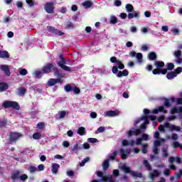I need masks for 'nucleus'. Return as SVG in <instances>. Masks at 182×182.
<instances>
[{"label": "nucleus", "mask_w": 182, "mask_h": 182, "mask_svg": "<svg viewBox=\"0 0 182 182\" xmlns=\"http://www.w3.org/2000/svg\"><path fill=\"white\" fill-rule=\"evenodd\" d=\"M52 71L57 77H65V73H60L59 69H58L53 63H48L42 68L43 73L48 74L50 73Z\"/></svg>", "instance_id": "obj_1"}, {"label": "nucleus", "mask_w": 182, "mask_h": 182, "mask_svg": "<svg viewBox=\"0 0 182 182\" xmlns=\"http://www.w3.org/2000/svg\"><path fill=\"white\" fill-rule=\"evenodd\" d=\"M11 181L16 182V180H21V181H26L28 180V175L24 173L21 175L20 171H14L11 175Z\"/></svg>", "instance_id": "obj_2"}, {"label": "nucleus", "mask_w": 182, "mask_h": 182, "mask_svg": "<svg viewBox=\"0 0 182 182\" xmlns=\"http://www.w3.org/2000/svg\"><path fill=\"white\" fill-rule=\"evenodd\" d=\"M23 134L19 132H11L9 134L8 144H13V143H16L21 137H23Z\"/></svg>", "instance_id": "obj_3"}, {"label": "nucleus", "mask_w": 182, "mask_h": 182, "mask_svg": "<svg viewBox=\"0 0 182 182\" xmlns=\"http://www.w3.org/2000/svg\"><path fill=\"white\" fill-rule=\"evenodd\" d=\"M2 107L4 109H9V107H12L14 110H19V109H21V106H19V104L17 102L8 100H5L3 102Z\"/></svg>", "instance_id": "obj_4"}, {"label": "nucleus", "mask_w": 182, "mask_h": 182, "mask_svg": "<svg viewBox=\"0 0 182 182\" xmlns=\"http://www.w3.org/2000/svg\"><path fill=\"white\" fill-rule=\"evenodd\" d=\"M166 64L164 61H155L154 66L156 68V69L152 70L153 75H161V72L163 71V68Z\"/></svg>", "instance_id": "obj_5"}, {"label": "nucleus", "mask_w": 182, "mask_h": 182, "mask_svg": "<svg viewBox=\"0 0 182 182\" xmlns=\"http://www.w3.org/2000/svg\"><path fill=\"white\" fill-rule=\"evenodd\" d=\"M59 58L60 61H58L57 63V65L60 68H61V69H63V70H66L67 72H72V69H70V67H68V65H66V60L65 59V57H63V55H60Z\"/></svg>", "instance_id": "obj_6"}, {"label": "nucleus", "mask_w": 182, "mask_h": 182, "mask_svg": "<svg viewBox=\"0 0 182 182\" xmlns=\"http://www.w3.org/2000/svg\"><path fill=\"white\" fill-rule=\"evenodd\" d=\"M122 170L126 173H130L132 177H138L139 178H141L143 177V174L141 173L132 171L130 170V168L129 166H122Z\"/></svg>", "instance_id": "obj_7"}, {"label": "nucleus", "mask_w": 182, "mask_h": 182, "mask_svg": "<svg viewBox=\"0 0 182 182\" xmlns=\"http://www.w3.org/2000/svg\"><path fill=\"white\" fill-rule=\"evenodd\" d=\"M55 3L53 1L47 2L44 6V9L47 14H53L55 12Z\"/></svg>", "instance_id": "obj_8"}, {"label": "nucleus", "mask_w": 182, "mask_h": 182, "mask_svg": "<svg viewBox=\"0 0 182 182\" xmlns=\"http://www.w3.org/2000/svg\"><path fill=\"white\" fill-rule=\"evenodd\" d=\"M141 134V130L140 129L132 128L128 132V137H132V136H139Z\"/></svg>", "instance_id": "obj_9"}, {"label": "nucleus", "mask_w": 182, "mask_h": 182, "mask_svg": "<svg viewBox=\"0 0 182 182\" xmlns=\"http://www.w3.org/2000/svg\"><path fill=\"white\" fill-rule=\"evenodd\" d=\"M47 29L49 32L55 33V35H58V36H62L63 35H65V33L58 30V28H55V27L51 26H47Z\"/></svg>", "instance_id": "obj_10"}, {"label": "nucleus", "mask_w": 182, "mask_h": 182, "mask_svg": "<svg viewBox=\"0 0 182 182\" xmlns=\"http://www.w3.org/2000/svg\"><path fill=\"white\" fill-rule=\"evenodd\" d=\"M0 70L4 72L6 76H11V70L9 69V65H0Z\"/></svg>", "instance_id": "obj_11"}, {"label": "nucleus", "mask_w": 182, "mask_h": 182, "mask_svg": "<svg viewBox=\"0 0 182 182\" xmlns=\"http://www.w3.org/2000/svg\"><path fill=\"white\" fill-rule=\"evenodd\" d=\"M105 117H114L119 116V111L109 110L104 113Z\"/></svg>", "instance_id": "obj_12"}, {"label": "nucleus", "mask_w": 182, "mask_h": 182, "mask_svg": "<svg viewBox=\"0 0 182 182\" xmlns=\"http://www.w3.org/2000/svg\"><path fill=\"white\" fill-rule=\"evenodd\" d=\"M174 69V63H166V68H164L161 71V75H166L168 70H173Z\"/></svg>", "instance_id": "obj_13"}, {"label": "nucleus", "mask_w": 182, "mask_h": 182, "mask_svg": "<svg viewBox=\"0 0 182 182\" xmlns=\"http://www.w3.org/2000/svg\"><path fill=\"white\" fill-rule=\"evenodd\" d=\"M173 56H175L176 59V63H182V59H181V50H176L173 53Z\"/></svg>", "instance_id": "obj_14"}, {"label": "nucleus", "mask_w": 182, "mask_h": 182, "mask_svg": "<svg viewBox=\"0 0 182 182\" xmlns=\"http://www.w3.org/2000/svg\"><path fill=\"white\" fill-rule=\"evenodd\" d=\"M133 18H136L139 19L140 18V11H134L132 13H129L128 14V19H133Z\"/></svg>", "instance_id": "obj_15"}, {"label": "nucleus", "mask_w": 182, "mask_h": 182, "mask_svg": "<svg viewBox=\"0 0 182 182\" xmlns=\"http://www.w3.org/2000/svg\"><path fill=\"white\" fill-rule=\"evenodd\" d=\"M164 107H170L171 106V103H174L176 102V98L171 97L169 99L164 98Z\"/></svg>", "instance_id": "obj_16"}, {"label": "nucleus", "mask_w": 182, "mask_h": 182, "mask_svg": "<svg viewBox=\"0 0 182 182\" xmlns=\"http://www.w3.org/2000/svg\"><path fill=\"white\" fill-rule=\"evenodd\" d=\"M159 112H164V113H167V109H164V105L159 107L158 109H154L152 110V113L154 114H157Z\"/></svg>", "instance_id": "obj_17"}, {"label": "nucleus", "mask_w": 182, "mask_h": 182, "mask_svg": "<svg viewBox=\"0 0 182 182\" xmlns=\"http://www.w3.org/2000/svg\"><path fill=\"white\" fill-rule=\"evenodd\" d=\"M60 167V165H59L58 164H53L52 168H51V171L53 174H58V171H59Z\"/></svg>", "instance_id": "obj_18"}, {"label": "nucleus", "mask_w": 182, "mask_h": 182, "mask_svg": "<svg viewBox=\"0 0 182 182\" xmlns=\"http://www.w3.org/2000/svg\"><path fill=\"white\" fill-rule=\"evenodd\" d=\"M9 88V85L6 82H0V92H6Z\"/></svg>", "instance_id": "obj_19"}, {"label": "nucleus", "mask_w": 182, "mask_h": 182, "mask_svg": "<svg viewBox=\"0 0 182 182\" xmlns=\"http://www.w3.org/2000/svg\"><path fill=\"white\" fill-rule=\"evenodd\" d=\"M0 58L1 59L9 58V53L6 50H0Z\"/></svg>", "instance_id": "obj_20"}, {"label": "nucleus", "mask_w": 182, "mask_h": 182, "mask_svg": "<svg viewBox=\"0 0 182 182\" xmlns=\"http://www.w3.org/2000/svg\"><path fill=\"white\" fill-rule=\"evenodd\" d=\"M123 76H129V70H124L122 71H119L117 77H123Z\"/></svg>", "instance_id": "obj_21"}, {"label": "nucleus", "mask_w": 182, "mask_h": 182, "mask_svg": "<svg viewBox=\"0 0 182 182\" xmlns=\"http://www.w3.org/2000/svg\"><path fill=\"white\" fill-rule=\"evenodd\" d=\"M124 153H129V151L128 150H124L123 149H119V154H120L121 158L122 159V160H126V159H127V154H126Z\"/></svg>", "instance_id": "obj_22"}, {"label": "nucleus", "mask_w": 182, "mask_h": 182, "mask_svg": "<svg viewBox=\"0 0 182 182\" xmlns=\"http://www.w3.org/2000/svg\"><path fill=\"white\" fill-rule=\"evenodd\" d=\"M174 77H177L176 73H174V71L168 73L166 74V78H167L168 80H171L174 79Z\"/></svg>", "instance_id": "obj_23"}, {"label": "nucleus", "mask_w": 182, "mask_h": 182, "mask_svg": "<svg viewBox=\"0 0 182 182\" xmlns=\"http://www.w3.org/2000/svg\"><path fill=\"white\" fill-rule=\"evenodd\" d=\"M148 59L149 60H156V59H157V54L154 52H150L148 54Z\"/></svg>", "instance_id": "obj_24"}, {"label": "nucleus", "mask_w": 182, "mask_h": 182, "mask_svg": "<svg viewBox=\"0 0 182 182\" xmlns=\"http://www.w3.org/2000/svg\"><path fill=\"white\" fill-rule=\"evenodd\" d=\"M18 90V92H16L18 96H23L25 95V93H26V88L25 87H19Z\"/></svg>", "instance_id": "obj_25"}, {"label": "nucleus", "mask_w": 182, "mask_h": 182, "mask_svg": "<svg viewBox=\"0 0 182 182\" xmlns=\"http://www.w3.org/2000/svg\"><path fill=\"white\" fill-rule=\"evenodd\" d=\"M109 161H110V159L105 160L102 164L103 170L106 171L107 168H109V166H110Z\"/></svg>", "instance_id": "obj_26"}, {"label": "nucleus", "mask_w": 182, "mask_h": 182, "mask_svg": "<svg viewBox=\"0 0 182 182\" xmlns=\"http://www.w3.org/2000/svg\"><path fill=\"white\" fill-rule=\"evenodd\" d=\"M125 8L127 12H129V14L130 12H133L134 11V7H133V5H132L131 4H127Z\"/></svg>", "instance_id": "obj_27"}, {"label": "nucleus", "mask_w": 182, "mask_h": 182, "mask_svg": "<svg viewBox=\"0 0 182 182\" xmlns=\"http://www.w3.org/2000/svg\"><path fill=\"white\" fill-rule=\"evenodd\" d=\"M86 132V129L83 127H79L77 129V134L80 136H85V132Z\"/></svg>", "instance_id": "obj_28"}, {"label": "nucleus", "mask_w": 182, "mask_h": 182, "mask_svg": "<svg viewBox=\"0 0 182 182\" xmlns=\"http://www.w3.org/2000/svg\"><path fill=\"white\" fill-rule=\"evenodd\" d=\"M93 5V2L90 1H86L82 3V6H85L86 9L90 8Z\"/></svg>", "instance_id": "obj_29"}, {"label": "nucleus", "mask_w": 182, "mask_h": 182, "mask_svg": "<svg viewBox=\"0 0 182 182\" xmlns=\"http://www.w3.org/2000/svg\"><path fill=\"white\" fill-rule=\"evenodd\" d=\"M135 56L139 63H141V62H143V54H141V53H137Z\"/></svg>", "instance_id": "obj_30"}, {"label": "nucleus", "mask_w": 182, "mask_h": 182, "mask_svg": "<svg viewBox=\"0 0 182 182\" xmlns=\"http://www.w3.org/2000/svg\"><path fill=\"white\" fill-rule=\"evenodd\" d=\"M144 165L145 166V168H146V170H148L149 171H151V165H150V164L149 163V161L144 160Z\"/></svg>", "instance_id": "obj_31"}, {"label": "nucleus", "mask_w": 182, "mask_h": 182, "mask_svg": "<svg viewBox=\"0 0 182 182\" xmlns=\"http://www.w3.org/2000/svg\"><path fill=\"white\" fill-rule=\"evenodd\" d=\"M56 85V81L55 80V78H50L48 81V86L52 87L55 86Z\"/></svg>", "instance_id": "obj_32"}, {"label": "nucleus", "mask_w": 182, "mask_h": 182, "mask_svg": "<svg viewBox=\"0 0 182 182\" xmlns=\"http://www.w3.org/2000/svg\"><path fill=\"white\" fill-rule=\"evenodd\" d=\"M41 137L42 134L41 132H36L33 134V139H34V140H39Z\"/></svg>", "instance_id": "obj_33"}, {"label": "nucleus", "mask_w": 182, "mask_h": 182, "mask_svg": "<svg viewBox=\"0 0 182 182\" xmlns=\"http://www.w3.org/2000/svg\"><path fill=\"white\" fill-rule=\"evenodd\" d=\"M65 90L67 92V93H69V92H72L73 90V87L70 84L66 85L64 87Z\"/></svg>", "instance_id": "obj_34"}, {"label": "nucleus", "mask_w": 182, "mask_h": 182, "mask_svg": "<svg viewBox=\"0 0 182 182\" xmlns=\"http://www.w3.org/2000/svg\"><path fill=\"white\" fill-rule=\"evenodd\" d=\"M43 73V71L41 70H36L35 71V75H36V77H37V79H41V77H42V74Z\"/></svg>", "instance_id": "obj_35"}, {"label": "nucleus", "mask_w": 182, "mask_h": 182, "mask_svg": "<svg viewBox=\"0 0 182 182\" xmlns=\"http://www.w3.org/2000/svg\"><path fill=\"white\" fill-rule=\"evenodd\" d=\"M117 68L118 69H119L120 70H123V69H124V64H123V63H122V61L118 60L117 63Z\"/></svg>", "instance_id": "obj_36"}, {"label": "nucleus", "mask_w": 182, "mask_h": 182, "mask_svg": "<svg viewBox=\"0 0 182 182\" xmlns=\"http://www.w3.org/2000/svg\"><path fill=\"white\" fill-rule=\"evenodd\" d=\"M19 74L21 76H26L28 75V70L25 68H23L19 70Z\"/></svg>", "instance_id": "obj_37"}, {"label": "nucleus", "mask_w": 182, "mask_h": 182, "mask_svg": "<svg viewBox=\"0 0 182 182\" xmlns=\"http://www.w3.org/2000/svg\"><path fill=\"white\" fill-rule=\"evenodd\" d=\"M89 160H90V159L89 157H86L85 158L81 163H80V167H83V166H85V164H86V163H87V161H89Z\"/></svg>", "instance_id": "obj_38"}, {"label": "nucleus", "mask_w": 182, "mask_h": 182, "mask_svg": "<svg viewBox=\"0 0 182 182\" xmlns=\"http://www.w3.org/2000/svg\"><path fill=\"white\" fill-rule=\"evenodd\" d=\"M110 23H112V25L117 23V17L112 16L110 19Z\"/></svg>", "instance_id": "obj_39"}, {"label": "nucleus", "mask_w": 182, "mask_h": 182, "mask_svg": "<svg viewBox=\"0 0 182 182\" xmlns=\"http://www.w3.org/2000/svg\"><path fill=\"white\" fill-rule=\"evenodd\" d=\"M176 113H178V107H173L171 109V114H176Z\"/></svg>", "instance_id": "obj_40"}, {"label": "nucleus", "mask_w": 182, "mask_h": 182, "mask_svg": "<svg viewBox=\"0 0 182 182\" xmlns=\"http://www.w3.org/2000/svg\"><path fill=\"white\" fill-rule=\"evenodd\" d=\"M119 68L117 66H113L112 67V73L114 75H117V73H119Z\"/></svg>", "instance_id": "obj_41"}, {"label": "nucleus", "mask_w": 182, "mask_h": 182, "mask_svg": "<svg viewBox=\"0 0 182 182\" xmlns=\"http://www.w3.org/2000/svg\"><path fill=\"white\" fill-rule=\"evenodd\" d=\"M29 171L30 173H35L36 171H38V168L36 166H31L29 167Z\"/></svg>", "instance_id": "obj_42"}, {"label": "nucleus", "mask_w": 182, "mask_h": 182, "mask_svg": "<svg viewBox=\"0 0 182 182\" xmlns=\"http://www.w3.org/2000/svg\"><path fill=\"white\" fill-rule=\"evenodd\" d=\"M87 141H89V143L93 144V143H97L99 141L96 138H88Z\"/></svg>", "instance_id": "obj_43"}, {"label": "nucleus", "mask_w": 182, "mask_h": 182, "mask_svg": "<svg viewBox=\"0 0 182 182\" xmlns=\"http://www.w3.org/2000/svg\"><path fill=\"white\" fill-rule=\"evenodd\" d=\"M65 26H67V28H73L75 26H73V23L70 22V21H67L65 23Z\"/></svg>", "instance_id": "obj_44"}, {"label": "nucleus", "mask_w": 182, "mask_h": 182, "mask_svg": "<svg viewBox=\"0 0 182 182\" xmlns=\"http://www.w3.org/2000/svg\"><path fill=\"white\" fill-rule=\"evenodd\" d=\"M73 91L75 95H79V93H80V89L77 87H73Z\"/></svg>", "instance_id": "obj_45"}, {"label": "nucleus", "mask_w": 182, "mask_h": 182, "mask_svg": "<svg viewBox=\"0 0 182 182\" xmlns=\"http://www.w3.org/2000/svg\"><path fill=\"white\" fill-rule=\"evenodd\" d=\"M173 72H174V73H176V76H177V75H180V73H181L182 68L178 67L177 68H176L175 71H173Z\"/></svg>", "instance_id": "obj_46"}, {"label": "nucleus", "mask_w": 182, "mask_h": 182, "mask_svg": "<svg viewBox=\"0 0 182 182\" xmlns=\"http://www.w3.org/2000/svg\"><path fill=\"white\" fill-rule=\"evenodd\" d=\"M59 113V119H63L66 116V111H61Z\"/></svg>", "instance_id": "obj_47"}, {"label": "nucleus", "mask_w": 182, "mask_h": 182, "mask_svg": "<svg viewBox=\"0 0 182 182\" xmlns=\"http://www.w3.org/2000/svg\"><path fill=\"white\" fill-rule=\"evenodd\" d=\"M80 149H82L80 146H79L78 144H75L73 146V148L72 149L73 151H76V150H80Z\"/></svg>", "instance_id": "obj_48"}, {"label": "nucleus", "mask_w": 182, "mask_h": 182, "mask_svg": "<svg viewBox=\"0 0 182 182\" xmlns=\"http://www.w3.org/2000/svg\"><path fill=\"white\" fill-rule=\"evenodd\" d=\"M160 176V173H159V171L154 170L153 173L151 174V177H159Z\"/></svg>", "instance_id": "obj_49"}, {"label": "nucleus", "mask_w": 182, "mask_h": 182, "mask_svg": "<svg viewBox=\"0 0 182 182\" xmlns=\"http://www.w3.org/2000/svg\"><path fill=\"white\" fill-rule=\"evenodd\" d=\"M37 127H38V129L42 130V129H43V127H45V123H43V122H38L37 124Z\"/></svg>", "instance_id": "obj_50"}, {"label": "nucleus", "mask_w": 182, "mask_h": 182, "mask_svg": "<svg viewBox=\"0 0 182 182\" xmlns=\"http://www.w3.org/2000/svg\"><path fill=\"white\" fill-rule=\"evenodd\" d=\"M26 2L29 6H33V5H35V1H33V0H26Z\"/></svg>", "instance_id": "obj_51"}, {"label": "nucleus", "mask_w": 182, "mask_h": 182, "mask_svg": "<svg viewBox=\"0 0 182 182\" xmlns=\"http://www.w3.org/2000/svg\"><path fill=\"white\" fill-rule=\"evenodd\" d=\"M110 62L112 63H117V62H119V60H117V58L114 56L110 58Z\"/></svg>", "instance_id": "obj_52"}, {"label": "nucleus", "mask_w": 182, "mask_h": 182, "mask_svg": "<svg viewBox=\"0 0 182 182\" xmlns=\"http://www.w3.org/2000/svg\"><path fill=\"white\" fill-rule=\"evenodd\" d=\"M154 147H159V146H161V141L159 140H156L154 141Z\"/></svg>", "instance_id": "obj_53"}, {"label": "nucleus", "mask_w": 182, "mask_h": 182, "mask_svg": "<svg viewBox=\"0 0 182 182\" xmlns=\"http://www.w3.org/2000/svg\"><path fill=\"white\" fill-rule=\"evenodd\" d=\"M141 140H145V141H147L149 140V135L147 134H143L141 135Z\"/></svg>", "instance_id": "obj_54"}, {"label": "nucleus", "mask_w": 182, "mask_h": 182, "mask_svg": "<svg viewBox=\"0 0 182 182\" xmlns=\"http://www.w3.org/2000/svg\"><path fill=\"white\" fill-rule=\"evenodd\" d=\"M146 147H147V144H144V145L143 146V147H142L141 151H142V153H143L144 154H147V149H146Z\"/></svg>", "instance_id": "obj_55"}, {"label": "nucleus", "mask_w": 182, "mask_h": 182, "mask_svg": "<svg viewBox=\"0 0 182 182\" xmlns=\"http://www.w3.org/2000/svg\"><path fill=\"white\" fill-rule=\"evenodd\" d=\"M90 116L92 119H96V117H97V113H96L95 112H92L90 114Z\"/></svg>", "instance_id": "obj_56"}, {"label": "nucleus", "mask_w": 182, "mask_h": 182, "mask_svg": "<svg viewBox=\"0 0 182 182\" xmlns=\"http://www.w3.org/2000/svg\"><path fill=\"white\" fill-rule=\"evenodd\" d=\"M113 176H115V177H119V175L120 173L119 172L118 169H114L112 172Z\"/></svg>", "instance_id": "obj_57"}, {"label": "nucleus", "mask_w": 182, "mask_h": 182, "mask_svg": "<svg viewBox=\"0 0 182 182\" xmlns=\"http://www.w3.org/2000/svg\"><path fill=\"white\" fill-rule=\"evenodd\" d=\"M162 156H163V157H164V158L168 157V152H167V149H164V150H163Z\"/></svg>", "instance_id": "obj_58"}, {"label": "nucleus", "mask_w": 182, "mask_h": 182, "mask_svg": "<svg viewBox=\"0 0 182 182\" xmlns=\"http://www.w3.org/2000/svg\"><path fill=\"white\" fill-rule=\"evenodd\" d=\"M141 50L144 52H147V50H149V46L147 45H143L141 46Z\"/></svg>", "instance_id": "obj_59"}, {"label": "nucleus", "mask_w": 182, "mask_h": 182, "mask_svg": "<svg viewBox=\"0 0 182 182\" xmlns=\"http://www.w3.org/2000/svg\"><path fill=\"white\" fill-rule=\"evenodd\" d=\"M102 181H109V180H110V178H109V176H102V177L101 178Z\"/></svg>", "instance_id": "obj_60"}, {"label": "nucleus", "mask_w": 182, "mask_h": 182, "mask_svg": "<svg viewBox=\"0 0 182 182\" xmlns=\"http://www.w3.org/2000/svg\"><path fill=\"white\" fill-rule=\"evenodd\" d=\"M62 77H58V78L55 79V84L56 83H62Z\"/></svg>", "instance_id": "obj_61"}, {"label": "nucleus", "mask_w": 182, "mask_h": 182, "mask_svg": "<svg viewBox=\"0 0 182 182\" xmlns=\"http://www.w3.org/2000/svg\"><path fill=\"white\" fill-rule=\"evenodd\" d=\"M63 146L64 147H69V146H70V144L69 141H64L63 142Z\"/></svg>", "instance_id": "obj_62"}, {"label": "nucleus", "mask_w": 182, "mask_h": 182, "mask_svg": "<svg viewBox=\"0 0 182 182\" xmlns=\"http://www.w3.org/2000/svg\"><path fill=\"white\" fill-rule=\"evenodd\" d=\"M142 141L143 139H141V138L136 139V146H140L141 144Z\"/></svg>", "instance_id": "obj_63"}, {"label": "nucleus", "mask_w": 182, "mask_h": 182, "mask_svg": "<svg viewBox=\"0 0 182 182\" xmlns=\"http://www.w3.org/2000/svg\"><path fill=\"white\" fill-rule=\"evenodd\" d=\"M115 6H120L122 5V1L120 0H116L114 1Z\"/></svg>", "instance_id": "obj_64"}]
</instances>
